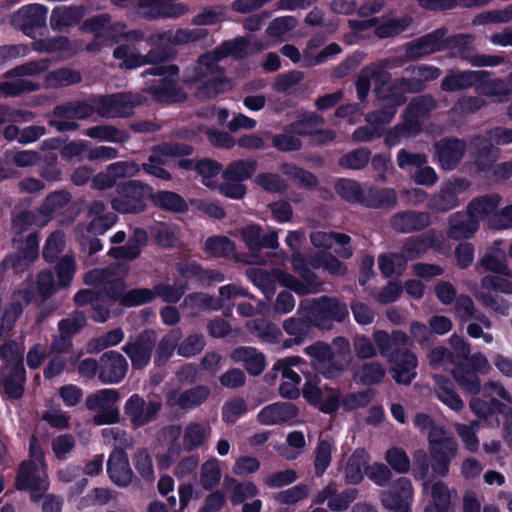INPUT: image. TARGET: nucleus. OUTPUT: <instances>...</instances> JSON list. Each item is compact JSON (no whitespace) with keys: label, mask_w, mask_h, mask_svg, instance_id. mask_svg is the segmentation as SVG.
<instances>
[{"label":"nucleus","mask_w":512,"mask_h":512,"mask_svg":"<svg viewBox=\"0 0 512 512\" xmlns=\"http://www.w3.org/2000/svg\"><path fill=\"white\" fill-rule=\"evenodd\" d=\"M160 410L155 401H145L138 394L132 395L125 403L124 411L135 426H142L152 421Z\"/></svg>","instance_id":"393cba45"},{"label":"nucleus","mask_w":512,"mask_h":512,"mask_svg":"<svg viewBox=\"0 0 512 512\" xmlns=\"http://www.w3.org/2000/svg\"><path fill=\"white\" fill-rule=\"evenodd\" d=\"M210 394L206 386H196L191 389L177 392L173 391L167 395L168 404L177 406L180 409H193L204 403Z\"/></svg>","instance_id":"f704fd0d"},{"label":"nucleus","mask_w":512,"mask_h":512,"mask_svg":"<svg viewBox=\"0 0 512 512\" xmlns=\"http://www.w3.org/2000/svg\"><path fill=\"white\" fill-rule=\"evenodd\" d=\"M481 266L488 271L494 272L496 275H510L509 270L505 264V254L498 247V243L495 247L487 252L481 259Z\"/></svg>","instance_id":"680f3d73"},{"label":"nucleus","mask_w":512,"mask_h":512,"mask_svg":"<svg viewBox=\"0 0 512 512\" xmlns=\"http://www.w3.org/2000/svg\"><path fill=\"white\" fill-rule=\"evenodd\" d=\"M310 239L317 248L329 249L336 243L343 247L341 250H337L340 256L348 258L352 255L351 248L347 246L350 242V237L346 234L317 231L311 234Z\"/></svg>","instance_id":"c03bdc74"},{"label":"nucleus","mask_w":512,"mask_h":512,"mask_svg":"<svg viewBox=\"0 0 512 512\" xmlns=\"http://www.w3.org/2000/svg\"><path fill=\"white\" fill-rule=\"evenodd\" d=\"M16 483L18 489L30 492L32 501L40 500L49 488L44 453L35 437L30 440V459L21 465Z\"/></svg>","instance_id":"f03ea898"},{"label":"nucleus","mask_w":512,"mask_h":512,"mask_svg":"<svg viewBox=\"0 0 512 512\" xmlns=\"http://www.w3.org/2000/svg\"><path fill=\"white\" fill-rule=\"evenodd\" d=\"M444 36V30H437L431 34H428L414 41L413 43L407 46L406 57L410 59L418 58L424 55H428L443 50L447 45Z\"/></svg>","instance_id":"2f4dec72"},{"label":"nucleus","mask_w":512,"mask_h":512,"mask_svg":"<svg viewBox=\"0 0 512 512\" xmlns=\"http://www.w3.org/2000/svg\"><path fill=\"white\" fill-rule=\"evenodd\" d=\"M129 43L119 45L113 52V56L119 61V67L135 69L154 61L153 52L143 55L137 51L133 41L143 38L140 31H130L125 34Z\"/></svg>","instance_id":"f3484780"},{"label":"nucleus","mask_w":512,"mask_h":512,"mask_svg":"<svg viewBox=\"0 0 512 512\" xmlns=\"http://www.w3.org/2000/svg\"><path fill=\"white\" fill-rule=\"evenodd\" d=\"M249 279L270 298L275 293L276 283L290 288L300 295L316 293L319 290L320 283L315 280H307L304 282L302 279H296L292 275L282 270H274L268 272L264 269H250L248 272Z\"/></svg>","instance_id":"7ed1b4c3"},{"label":"nucleus","mask_w":512,"mask_h":512,"mask_svg":"<svg viewBox=\"0 0 512 512\" xmlns=\"http://www.w3.org/2000/svg\"><path fill=\"white\" fill-rule=\"evenodd\" d=\"M428 444L434 474L438 476L447 475L450 461L457 453L455 440L448 436L443 428H433L428 432Z\"/></svg>","instance_id":"20e7f679"},{"label":"nucleus","mask_w":512,"mask_h":512,"mask_svg":"<svg viewBox=\"0 0 512 512\" xmlns=\"http://www.w3.org/2000/svg\"><path fill=\"white\" fill-rule=\"evenodd\" d=\"M469 184L465 180H453L445 183L439 193L431 200V208L446 212L459 205L460 197L466 192Z\"/></svg>","instance_id":"bb28decb"},{"label":"nucleus","mask_w":512,"mask_h":512,"mask_svg":"<svg viewBox=\"0 0 512 512\" xmlns=\"http://www.w3.org/2000/svg\"><path fill=\"white\" fill-rule=\"evenodd\" d=\"M435 236L431 233L412 237L408 239L402 250V254L406 261L414 260L424 255L430 248L434 246Z\"/></svg>","instance_id":"603ef678"},{"label":"nucleus","mask_w":512,"mask_h":512,"mask_svg":"<svg viewBox=\"0 0 512 512\" xmlns=\"http://www.w3.org/2000/svg\"><path fill=\"white\" fill-rule=\"evenodd\" d=\"M154 342V334L152 332H145L135 342L125 345L124 351L131 359L135 368H143L149 363Z\"/></svg>","instance_id":"473e14b6"},{"label":"nucleus","mask_w":512,"mask_h":512,"mask_svg":"<svg viewBox=\"0 0 512 512\" xmlns=\"http://www.w3.org/2000/svg\"><path fill=\"white\" fill-rule=\"evenodd\" d=\"M440 166L446 170L454 169L465 152V143L460 140H445L435 146Z\"/></svg>","instance_id":"4c0bfd02"},{"label":"nucleus","mask_w":512,"mask_h":512,"mask_svg":"<svg viewBox=\"0 0 512 512\" xmlns=\"http://www.w3.org/2000/svg\"><path fill=\"white\" fill-rule=\"evenodd\" d=\"M487 73L485 71H467L453 74L442 81V89L445 91H456L485 82Z\"/></svg>","instance_id":"49530a36"},{"label":"nucleus","mask_w":512,"mask_h":512,"mask_svg":"<svg viewBox=\"0 0 512 512\" xmlns=\"http://www.w3.org/2000/svg\"><path fill=\"white\" fill-rule=\"evenodd\" d=\"M180 338L181 332L174 329L160 340L155 355L156 364H164L173 355Z\"/></svg>","instance_id":"052dcab7"},{"label":"nucleus","mask_w":512,"mask_h":512,"mask_svg":"<svg viewBox=\"0 0 512 512\" xmlns=\"http://www.w3.org/2000/svg\"><path fill=\"white\" fill-rule=\"evenodd\" d=\"M430 222L426 213L404 212L393 218V227L401 232H410L426 227Z\"/></svg>","instance_id":"3c124183"},{"label":"nucleus","mask_w":512,"mask_h":512,"mask_svg":"<svg viewBox=\"0 0 512 512\" xmlns=\"http://www.w3.org/2000/svg\"><path fill=\"white\" fill-rule=\"evenodd\" d=\"M476 222L469 219V215L455 213L449 219L448 236L453 239H463L471 237L477 231Z\"/></svg>","instance_id":"09e8293b"},{"label":"nucleus","mask_w":512,"mask_h":512,"mask_svg":"<svg viewBox=\"0 0 512 512\" xmlns=\"http://www.w3.org/2000/svg\"><path fill=\"white\" fill-rule=\"evenodd\" d=\"M305 351L311 357L314 368L326 377H334L344 369V364L334 359L330 346L325 343H315Z\"/></svg>","instance_id":"b1692460"},{"label":"nucleus","mask_w":512,"mask_h":512,"mask_svg":"<svg viewBox=\"0 0 512 512\" xmlns=\"http://www.w3.org/2000/svg\"><path fill=\"white\" fill-rule=\"evenodd\" d=\"M395 112V107L389 106L384 112L369 115L367 121L371 125V128H358L352 135L353 140L357 142H364L380 136L383 126L391 121Z\"/></svg>","instance_id":"e433bc0d"},{"label":"nucleus","mask_w":512,"mask_h":512,"mask_svg":"<svg viewBox=\"0 0 512 512\" xmlns=\"http://www.w3.org/2000/svg\"><path fill=\"white\" fill-rule=\"evenodd\" d=\"M304 398L324 413L335 412L340 406V394L334 389L320 385L317 381H307L303 386Z\"/></svg>","instance_id":"a211bd4d"},{"label":"nucleus","mask_w":512,"mask_h":512,"mask_svg":"<svg viewBox=\"0 0 512 512\" xmlns=\"http://www.w3.org/2000/svg\"><path fill=\"white\" fill-rule=\"evenodd\" d=\"M178 68L174 65H161L151 70V73L160 76L157 81L160 88H150L152 97L160 102L182 101L185 95L176 88L178 79Z\"/></svg>","instance_id":"f8f14e48"},{"label":"nucleus","mask_w":512,"mask_h":512,"mask_svg":"<svg viewBox=\"0 0 512 512\" xmlns=\"http://www.w3.org/2000/svg\"><path fill=\"white\" fill-rule=\"evenodd\" d=\"M261 49H263L262 46L244 38L226 42L213 53L202 56L192 70L193 75L187 74V80L190 82H200L203 85L201 94L213 97L231 88V83L223 78L216 62L229 55L242 58Z\"/></svg>","instance_id":"f257e3e1"},{"label":"nucleus","mask_w":512,"mask_h":512,"mask_svg":"<svg viewBox=\"0 0 512 512\" xmlns=\"http://www.w3.org/2000/svg\"><path fill=\"white\" fill-rule=\"evenodd\" d=\"M304 240L305 234L301 231H290L287 234L285 242L292 251L291 263L304 282L309 279L317 281L315 274L308 269V262L300 252V246Z\"/></svg>","instance_id":"7c9ffc66"},{"label":"nucleus","mask_w":512,"mask_h":512,"mask_svg":"<svg viewBox=\"0 0 512 512\" xmlns=\"http://www.w3.org/2000/svg\"><path fill=\"white\" fill-rule=\"evenodd\" d=\"M406 262L403 254L381 255L378 259L379 268L386 277L401 274L405 269Z\"/></svg>","instance_id":"338daca9"},{"label":"nucleus","mask_w":512,"mask_h":512,"mask_svg":"<svg viewBox=\"0 0 512 512\" xmlns=\"http://www.w3.org/2000/svg\"><path fill=\"white\" fill-rule=\"evenodd\" d=\"M48 67L46 61L29 62L25 65L17 67L9 73L11 79L0 83V97L16 96L25 91H32L37 86L30 80L24 79V76L37 75L45 71Z\"/></svg>","instance_id":"1a4fd4ad"},{"label":"nucleus","mask_w":512,"mask_h":512,"mask_svg":"<svg viewBox=\"0 0 512 512\" xmlns=\"http://www.w3.org/2000/svg\"><path fill=\"white\" fill-rule=\"evenodd\" d=\"M339 196L348 202L362 203L367 205L368 198L360 184L354 180L341 179L335 185Z\"/></svg>","instance_id":"6e6d98bb"},{"label":"nucleus","mask_w":512,"mask_h":512,"mask_svg":"<svg viewBox=\"0 0 512 512\" xmlns=\"http://www.w3.org/2000/svg\"><path fill=\"white\" fill-rule=\"evenodd\" d=\"M128 363L117 352L105 353L101 358L99 378L104 383H118L126 375Z\"/></svg>","instance_id":"cd10ccee"},{"label":"nucleus","mask_w":512,"mask_h":512,"mask_svg":"<svg viewBox=\"0 0 512 512\" xmlns=\"http://www.w3.org/2000/svg\"><path fill=\"white\" fill-rule=\"evenodd\" d=\"M146 240L145 231L137 229L126 246L113 248L110 254L116 259L130 261L139 255L140 247L146 243Z\"/></svg>","instance_id":"864d4df0"},{"label":"nucleus","mask_w":512,"mask_h":512,"mask_svg":"<svg viewBox=\"0 0 512 512\" xmlns=\"http://www.w3.org/2000/svg\"><path fill=\"white\" fill-rule=\"evenodd\" d=\"M118 195L113 199V208L121 213H137L146 208V201L151 198V189L138 183L130 181L118 187Z\"/></svg>","instance_id":"0eeeda50"},{"label":"nucleus","mask_w":512,"mask_h":512,"mask_svg":"<svg viewBox=\"0 0 512 512\" xmlns=\"http://www.w3.org/2000/svg\"><path fill=\"white\" fill-rule=\"evenodd\" d=\"M373 340L382 355H386L392 347L406 346L409 342L407 335L401 331H394L391 335L382 330L373 333Z\"/></svg>","instance_id":"5fc2aeb1"},{"label":"nucleus","mask_w":512,"mask_h":512,"mask_svg":"<svg viewBox=\"0 0 512 512\" xmlns=\"http://www.w3.org/2000/svg\"><path fill=\"white\" fill-rule=\"evenodd\" d=\"M452 492L442 481L424 480L422 498L424 512H451Z\"/></svg>","instance_id":"dca6fc26"},{"label":"nucleus","mask_w":512,"mask_h":512,"mask_svg":"<svg viewBox=\"0 0 512 512\" xmlns=\"http://www.w3.org/2000/svg\"><path fill=\"white\" fill-rule=\"evenodd\" d=\"M242 237L250 251H259L262 248L276 249L279 246L278 232L271 231L263 234L258 225L244 228Z\"/></svg>","instance_id":"58836bf2"},{"label":"nucleus","mask_w":512,"mask_h":512,"mask_svg":"<svg viewBox=\"0 0 512 512\" xmlns=\"http://www.w3.org/2000/svg\"><path fill=\"white\" fill-rule=\"evenodd\" d=\"M400 64L401 63H398L396 62V60L392 59L382 61L376 65H373L372 67L363 69L359 74L356 82V90L358 97L360 99H364L368 95L370 89V79H373L376 83L382 82L381 87H376V92L379 97L388 100V107H395V104L402 103L403 99L401 98V96H396L390 99V97L387 96L384 91V82L388 79V75L384 72V69L393 68Z\"/></svg>","instance_id":"6e6552de"},{"label":"nucleus","mask_w":512,"mask_h":512,"mask_svg":"<svg viewBox=\"0 0 512 512\" xmlns=\"http://www.w3.org/2000/svg\"><path fill=\"white\" fill-rule=\"evenodd\" d=\"M84 15L82 7H57L51 16V25L61 29L76 23Z\"/></svg>","instance_id":"bf43d9fd"},{"label":"nucleus","mask_w":512,"mask_h":512,"mask_svg":"<svg viewBox=\"0 0 512 512\" xmlns=\"http://www.w3.org/2000/svg\"><path fill=\"white\" fill-rule=\"evenodd\" d=\"M414 500V489L408 478L400 477L389 489L381 494L382 505L396 512H411Z\"/></svg>","instance_id":"2eb2a0df"},{"label":"nucleus","mask_w":512,"mask_h":512,"mask_svg":"<svg viewBox=\"0 0 512 512\" xmlns=\"http://www.w3.org/2000/svg\"><path fill=\"white\" fill-rule=\"evenodd\" d=\"M385 375L384 367L377 362L362 365L354 374L356 381L363 384H374L382 380Z\"/></svg>","instance_id":"0e129e2a"},{"label":"nucleus","mask_w":512,"mask_h":512,"mask_svg":"<svg viewBox=\"0 0 512 512\" xmlns=\"http://www.w3.org/2000/svg\"><path fill=\"white\" fill-rule=\"evenodd\" d=\"M47 12V9L41 4L27 5L14 15L13 23L24 33L30 34L32 29L45 25Z\"/></svg>","instance_id":"c756f323"},{"label":"nucleus","mask_w":512,"mask_h":512,"mask_svg":"<svg viewBox=\"0 0 512 512\" xmlns=\"http://www.w3.org/2000/svg\"><path fill=\"white\" fill-rule=\"evenodd\" d=\"M482 391L483 396L489 399L490 406L478 398H473L470 401V408L476 415L485 418L492 411L512 415V408L507 406L512 404V396L501 384L488 382L483 386Z\"/></svg>","instance_id":"423d86ee"},{"label":"nucleus","mask_w":512,"mask_h":512,"mask_svg":"<svg viewBox=\"0 0 512 512\" xmlns=\"http://www.w3.org/2000/svg\"><path fill=\"white\" fill-rule=\"evenodd\" d=\"M299 410L293 403L276 402L265 406L257 415L260 424L266 426L296 424Z\"/></svg>","instance_id":"aec40b11"},{"label":"nucleus","mask_w":512,"mask_h":512,"mask_svg":"<svg viewBox=\"0 0 512 512\" xmlns=\"http://www.w3.org/2000/svg\"><path fill=\"white\" fill-rule=\"evenodd\" d=\"M222 478L220 462L216 458H210L201 465L200 483L206 490L216 487Z\"/></svg>","instance_id":"13d9d810"},{"label":"nucleus","mask_w":512,"mask_h":512,"mask_svg":"<svg viewBox=\"0 0 512 512\" xmlns=\"http://www.w3.org/2000/svg\"><path fill=\"white\" fill-rule=\"evenodd\" d=\"M155 205L174 212L185 210L186 202L176 193L169 191L158 192L151 196Z\"/></svg>","instance_id":"69168bd1"},{"label":"nucleus","mask_w":512,"mask_h":512,"mask_svg":"<svg viewBox=\"0 0 512 512\" xmlns=\"http://www.w3.org/2000/svg\"><path fill=\"white\" fill-rule=\"evenodd\" d=\"M140 103L141 100L138 96L116 94L93 101V105L90 106V109L91 114L95 110L100 116L106 118L124 117L130 115L133 108Z\"/></svg>","instance_id":"9b49d317"},{"label":"nucleus","mask_w":512,"mask_h":512,"mask_svg":"<svg viewBox=\"0 0 512 512\" xmlns=\"http://www.w3.org/2000/svg\"><path fill=\"white\" fill-rule=\"evenodd\" d=\"M39 242L38 238L34 234H29L26 238L25 247L22 248L20 255L9 257L7 260L8 264L14 267L16 270L22 269L29 262L33 261L38 255Z\"/></svg>","instance_id":"4d7b16f0"},{"label":"nucleus","mask_w":512,"mask_h":512,"mask_svg":"<svg viewBox=\"0 0 512 512\" xmlns=\"http://www.w3.org/2000/svg\"><path fill=\"white\" fill-rule=\"evenodd\" d=\"M302 360L297 356H290L278 360L273 369L280 371L282 375V382L279 386V392L282 397L295 399L299 396V384L301 377L299 374L292 370V367L299 366Z\"/></svg>","instance_id":"5701e85b"},{"label":"nucleus","mask_w":512,"mask_h":512,"mask_svg":"<svg viewBox=\"0 0 512 512\" xmlns=\"http://www.w3.org/2000/svg\"><path fill=\"white\" fill-rule=\"evenodd\" d=\"M312 268H324L331 274L342 275L345 273V267L343 264L329 253L317 254L311 258L308 262Z\"/></svg>","instance_id":"774afa93"},{"label":"nucleus","mask_w":512,"mask_h":512,"mask_svg":"<svg viewBox=\"0 0 512 512\" xmlns=\"http://www.w3.org/2000/svg\"><path fill=\"white\" fill-rule=\"evenodd\" d=\"M69 197L67 193L59 192L51 194L45 204V211H40L39 216L34 215L32 212H23L13 220V230L16 234H21L27 226L37 225L44 226L51 217V211L57 206H61L68 202Z\"/></svg>","instance_id":"6ab92c4d"},{"label":"nucleus","mask_w":512,"mask_h":512,"mask_svg":"<svg viewBox=\"0 0 512 512\" xmlns=\"http://www.w3.org/2000/svg\"><path fill=\"white\" fill-rule=\"evenodd\" d=\"M138 7L139 13L148 19L178 18L189 10L184 3L173 0H141Z\"/></svg>","instance_id":"412c9836"},{"label":"nucleus","mask_w":512,"mask_h":512,"mask_svg":"<svg viewBox=\"0 0 512 512\" xmlns=\"http://www.w3.org/2000/svg\"><path fill=\"white\" fill-rule=\"evenodd\" d=\"M108 473L111 480L118 486H127L131 483L133 473L127 454L122 449H115L111 453L108 460Z\"/></svg>","instance_id":"c9c22d12"},{"label":"nucleus","mask_w":512,"mask_h":512,"mask_svg":"<svg viewBox=\"0 0 512 512\" xmlns=\"http://www.w3.org/2000/svg\"><path fill=\"white\" fill-rule=\"evenodd\" d=\"M191 151V147L185 144H161L154 149L152 155L149 157L148 162L144 164V169L147 173L157 178L162 180H170V173L167 172L162 166L168 164L169 157L188 155L191 153Z\"/></svg>","instance_id":"4468645a"},{"label":"nucleus","mask_w":512,"mask_h":512,"mask_svg":"<svg viewBox=\"0 0 512 512\" xmlns=\"http://www.w3.org/2000/svg\"><path fill=\"white\" fill-rule=\"evenodd\" d=\"M388 360L394 380L399 384H410L416 376V356L409 351H395L389 355Z\"/></svg>","instance_id":"a878e982"},{"label":"nucleus","mask_w":512,"mask_h":512,"mask_svg":"<svg viewBox=\"0 0 512 512\" xmlns=\"http://www.w3.org/2000/svg\"><path fill=\"white\" fill-rule=\"evenodd\" d=\"M119 398L116 389H102L86 399L87 408L97 412L94 416L96 424H111L119 420V410L115 406Z\"/></svg>","instance_id":"9d476101"},{"label":"nucleus","mask_w":512,"mask_h":512,"mask_svg":"<svg viewBox=\"0 0 512 512\" xmlns=\"http://www.w3.org/2000/svg\"><path fill=\"white\" fill-rule=\"evenodd\" d=\"M211 432L207 424L191 422L183 430V446L186 450H193L201 446L209 437Z\"/></svg>","instance_id":"8fccbe9b"},{"label":"nucleus","mask_w":512,"mask_h":512,"mask_svg":"<svg viewBox=\"0 0 512 512\" xmlns=\"http://www.w3.org/2000/svg\"><path fill=\"white\" fill-rule=\"evenodd\" d=\"M410 22V18L402 17L399 19L386 18L381 21L376 18L370 20H350L349 24L356 32H361L373 27L376 36L386 38L399 34L410 24Z\"/></svg>","instance_id":"4be33fe9"},{"label":"nucleus","mask_w":512,"mask_h":512,"mask_svg":"<svg viewBox=\"0 0 512 512\" xmlns=\"http://www.w3.org/2000/svg\"><path fill=\"white\" fill-rule=\"evenodd\" d=\"M433 106V100L430 97H418L414 99L407 108L403 125L395 128L394 131L387 135V145L395 146L402 138H407L418 133L424 117Z\"/></svg>","instance_id":"39448f33"},{"label":"nucleus","mask_w":512,"mask_h":512,"mask_svg":"<svg viewBox=\"0 0 512 512\" xmlns=\"http://www.w3.org/2000/svg\"><path fill=\"white\" fill-rule=\"evenodd\" d=\"M369 456L364 449H357L349 457L344 468L346 481L351 484H358L363 480L364 469L368 463Z\"/></svg>","instance_id":"de8ad7c7"},{"label":"nucleus","mask_w":512,"mask_h":512,"mask_svg":"<svg viewBox=\"0 0 512 512\" xmlns=\"http://www.w3.org/2000/svg\"><path fill=\"white\" fill-rule=\"evenodd\" d=\"M230 358L236 363H243L245 369L252 375H259L265 369V357L252 347H239L233 350Z\"/></svg>","instance_id":"37998d69"},{"label":"nucleus","mask_w":512,"mask_h":512,"mask_svg":"<svg viewBox=\"0 0 512 512\" xmlns=\"http://www.w3.org/2000/svg\"><path fill=\"white\" fill-rule=\"evenodd\" d=\"M109 21L110 20L107 15L97 16L87 20L83 24L82 29L84 31L93 33L99 42H103L104 38L107 36L114 39L117 36L125 34V26L123 24L115 23L108 26Z\"/></svg>","instance_id":"a19ab883"},{"label":"nucleus","mask_w":512,"mask_h":512,"mask_svg":"<svg viewBox=\"0 0 512 512\" xmlns=\"http://www.w3.org/2000/svg\"><path fill=\"white\" fill-rule=\"evenodd\" d=\"M500 200L501 198L497 194L474 199L468 206L469 219L475 221L477 226L481 220H486L489 224V218L497 212Z\"/></svg>","instance_id":"79ce46f5"},{"label":"nucleus","mask_w":512,"mask_h":512,"mask_svg":"<svg viewBox=\"0 0 512 512\" xmlns=\"http://www.w3.org/2000/svg\"><path fill=\"white\" fill-rule=\"evenodd\" d=\"M322 119L314 113L303 114L291 125V132L298 135H314V142L322 144L334 139V132L330 130L318 131Z\"/></svg>","instance_id":"c85d7f7f"},{"label":"nucleus","mask_w":512,"mask_h":512,"mask_svg":"<svg viewBox=\"0 0 512 512\" xmlns=\"http://www.w3.org/2000/svg\"><path fill=\"white\" fill-rule=\"evenodd\" d=\"M25 369L23 365L16 367L2 366L1 385L6 395L18 399L23 395Z\"/></svg>","instance_id":"ea45409f"},{"label":"nucleus","mask_w":512,"mask_h":512,"mask_svg":"<svg viewBox=\"0 0 512 512\" xmlns=\"http://www.w3.org/2000/svg\"><path fill=\"white\" fill-rule=\"evenodd\" d=\"M256 170L255 162L252 161H235L231 163L223 173L225 181L242 182L250 178Z\"/></svg>","instance_id":"e2e57ef3"},{"label":"nucleus","mask_w":512,"mask_h":512,"mask_svg":"<svg viewBox=\"0 0 512 512\" xmlns=\"http://www.w3.org/2000/svg\"><path fill=\"white\" fill-rule=\"evenodd\" d=\"M224 487L227 490L230 501L233 505L244 503L246 500L251 499L258 494V488L253 482H238L236 479L231 477H226L224 479Z\"/></svg>","instance_id":"a18cd8bd"},{"label":"nucleus","mask_w":512,"mask_h":512,"mask_svg":"<svg viewBox=\"0 0 512 512\" xmlns=\"http://www.w3.org/2000/svg\"><path fill=\"white\" fill-rule=\"evenodd\" d=\"M308 316L321 329H330L333 321L340 322L348 316V310L338 300L323 297L311 305Z\"/></svg>","instance_id":"ddd939ff"},{"label":"nucleus","mask_w":512,"mask_h":512,"mask_svg":"<svg viewBox=\"0 0 512 512\" xmlns=\"http://www.w3.org/2000/svg\"><path fill=\"white\" fill-rule=\"evenodd\" d=\"M57 118L50 121L58 131L74 130L78 126L75 122L69 120L71 118H87L91 116L90 105L80 104L78 106L67 105L57 107L54 111Z\"/></svg>","instance_id":"72a5a7b5"}]
</instances>
